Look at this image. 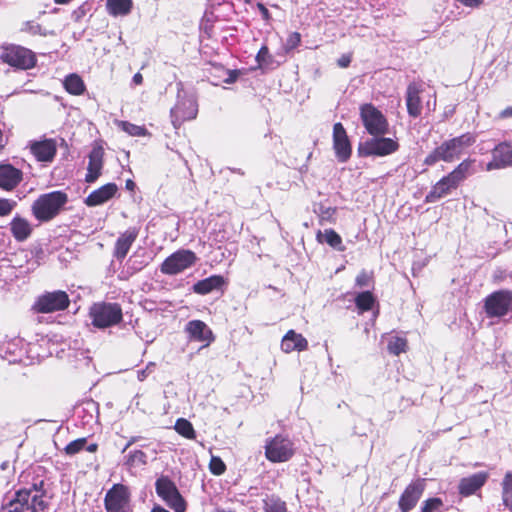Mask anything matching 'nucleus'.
I'll return each mask as SVG.
<instances>
[{"instance_id":"nucleus-13","label":"nucleus","mask_w":512,"mask_h":512,"mask_svg":"<svg viewBox=\"0 0 512 512\" xmlns=\"http://www.w3.org/2000/svg\"><path fill=\"white\" fill-rule=\"evenodd\" d=\"M196 260V254L191 250H178L164 260L160 270L166 275H176L190 268Z\"/></svg>"},{"instance_id":"nucleus-17","label":"nucleus","mask_w":512,"mask_h":512,"mask_svg":"<svg viewBox=\"0 0 512 512\" xmlns=\"http://www.w3.org/2000/svg\"><path fill=\"white\" fill-rule=\"evenodd\" d=\"M492 160L486 164V171L512 168V144L504 141L497 144L491 151Z\"/></svg>"},{"instance_id":"nucleus-1","label":"nucleus","mask_w":512,"mask_h":512,"mask_svg":"<svg viewBox=\"0 0 512 512\" xmlns=\"http://www.w3.org/2000/svg\"><path fill=\"white\" fill-rule=\"evenodd\" d=\"M50 486L45 479H34L32 483L16 491L0 512H44L51 499Z\"/></svg>"},{"instance_id":"nucleus-49","label":"nucleus","mask_w":512,"mask_h":512,"mask_svg":"<svg viewBox=\"0 0 512 512\" xmlns=\"http://www.w3.org/2000/svg\"><path fill=\"white\" fill-rule=\"evenodd\" d=\"M25 30L33 35L41 34V26L37 23L27 22L25 25Z\"/></svg>"},{"instance_id":"nucleus-22","label":"nucleus","mask_w":512,"mask_h":512,"mask_svg":"<svg viewBox=\"0 0 512 512\" xmlns=\"http://www.w3.org/2000/svg\"><path fill=\"white\" fill-rule=\"evenodd\" d=\"M30 150L38 161L50 162L56 155V144L52 139L35 141L31 143Z\"/></svg>"},{"instance_id":"nucleus-38","label":"nucleus","mask_w":512,"mask_h":512,"mask_svg":"<svg viewBox=\"0 0 512 512\" xmlns=\"http://www.w3.org/2000/svg\"><path fill=\"white\" fill-rule=\"evenodd\" d=\"M256 61L260 68H267L273 63V56L269 53V49L266 45H263L258 51Z\"/></svg>"},{"instance_id":"nucleus-24","label":"nucleus","mask_w":512,"mask_h":512,"mask_svg":"<svg viewBox=\"0 0 512 512\" xmlns=\"http://www.w3.org/2000/svg\"><path fill=\"white\" fill-rule=\"evenodd\" d=\"M103 155L104 151L101 147L93 148L90 152L87 174L85 176V181L87 183L95 182L101 175L103 168Z\"/></svg>"},{"instance_id":"nucleus-23","label":"nucleus","mask_w":512,"mask_h":512,"mask_svg":"<svg viewBox=\"0 0 512 512\" xmlns=\"http://www.w3.org/2000/svg\"><path fill=\"white\" fill-rule=\"evenodd\" d=\"M22 171L10 164L0 165V187L4 190H13L22 180Z\"/></svg>"},{"instance_id":"nucleus-47","label":"nucleus","mask_w":512,"mask_h":512,"mask_svg":"<svg viewBox=\"0 0 512 512\" xmlns=\"http://www.w3.org/2000/svg\"><path fill=\"white\" fill-rule=\"evenodd\" d=\"M155 369V363L150 362L144 369L137 371V378L139 381H144Z\"/></svg>"},{"instance_id":"nucleus-48","label":"nucleus","mask_w":512,"mask_h":512,"mask_svg":"<svg viewBox=\"0 0 512 512\" xmlns=\"http://www.w3.org/2000/svg\"><path fill=\"white\" fill-rule=\"evenodd\" d=\"M355 281L358 287H368L371 281V277L367 272L362 271L357 275Z\"/></svg>"},{"instance_id":"nucleus-43","label":"nucleus","mask_w":512,"mask_h":512,"mask_svg":"<svg viewBox=\"0 0 512 512\" xmlns=\"http://www.w3.org/2000/svg\"><path fill=\"white\" fill-rule=\"evenodd\" d=\"M209 468L212 474L219 476L225 472L226 465L220 457L212 456L209 463Z\"/></svg>"},{"instance_id":"nucleus-31","label":"nucleus","mask_w":512,"mask_h":512,"mask_svg":"<svg viewBox=\"0 0 512 512\" xmlns=\"http://www.w3.org/2000/svg\"><path fill=\"white\" fill-rule=\"evenodd\" d=\"M29 222L23 218L15 217L11 222V232L17 241L26 240L31 234Z\"/></svg>"},{"instance_id":"nucleus-37","label":"nucleus","mask_w":512,"mask_h":512,"mask_svg":"<svg viewBox=\"0 0 512 512\" xmlns=\"http://www.w3.org/2000/svg\"><path fill=\"white\" fill-rule=\"evenodd\" d=\"M265 512H287L286 504L279 497L270 496L263 500Z\"/></svg>"},{"instance_id":"nucleus-4","label":"nucleus","mask_w":512,"mask_h":512,"mask_svg":"<svg viewBox=\"0 0 512 512\" xmlns=\"http://www.w3.org/2000/svg\"><path fill=\"white\" fill-rule=\"evenodd\" d=\"M470 161H462L452 172L440 179L425 197V202L434 203L437 200L449 195L466 178Z\"/></svg>"},{"instance_id":"nucleus-18","label":"nucleus","mask_w":512,"mask_h":512,"mask_svg":"<svg viewBox=\"0 0 512 512\" xmlns=\"http://www.w3.org/2000/svg\"><path fill=\"white\" fill-rule=\"evenodd\" d=\"M333 147L336 157L340 162H346L350 158L351 145L346 131L341 123L334 124Z\"/></svg>"},{"instance_id":"nucleus-33","label":"nucleus","mask_w":512,"mask_h":512,"mask_svg":"<svg viewBox=\"0 0 512 512\" xmlns=\"http://www.w3.org/2000/svg\"><path fill=\"white\" fill-rule=\"evenodd\" d=\"M313 211L319 216L321 223L335 222V214L337 211L335 207L326 206L323 203H315L313 206Z\"/></svg>"},{"instance_id":"nucleus-14","label":"nucleus","mask_w":512,"mask_h":512,"mask_svg":"<svg viewBox=\"0 0 512 512\" xmlns=\"http://www.w3.org/2000/svg\"><path fill=\"white\" fill-rule=\"evenodd\" d=\"M69 303L68 294L62 290H56L39 296L33 309L38 313H52L66 309Z\"/></svg>"},{"instance_id":"nucleus-26","label":"nucleus","mask_w":512,"mask_h":512,"mask_svg":"<svg viewBox=\"0 0 512 512\" xmlns=\"http://www.w3.org/2000/svg\"><path fill=\"white\" fill-rule=\"evenodd\" d=\"M487 477V473L479 472L469 477L461 479L459 483L460 494L464 496L474 494L478 489H480L485 484Z\"/></svg>"},{"instance_id":"nucleus-53","label":"nucleus","mask_w":512,"mask_h":512,"mask_svg":"<svg viewBox=\"0 0 512 512\" xmlns=\"http://www.w3.org/2000/svg\"><path fill=\"white\" fill-rule=\"evenodd\" d=\"M132 81H133V83H134L135 85H140V84H142V82H143V76H142V74H141V73H139V72H138V73H136V74L133 76Z\"/></svg>"},{"instance_id":"nucleus-51","label":"nucleus","mask_w":512,"mask_h":512,"mask_svg":"<svg viewBox=\"0 0 512 512\" xmlns=\"http://www.w3.org/2000/svg\"><path fill=\"white\" fill-rule=\"evenodd\" d=\"M351 63V55L350 54H343L338 60L337 64L341 68H346Z\"/></svg>"},{"instance_id":"nucleus-7","label":"nucleus","mask_w":512,"mask_h":512,"mask_svg":"<svg viewBox=\"0 0 512 512\" xmlns=\"http://www.w3.org/2000/svg\"><path fill=\"white\" fill-rule=\"evenodd\" d=\"M92 323L97 328H107L122 321V308L118 303H95L90 308Z\"/></svg>"},{"instance_id":"nucleus-42","label":"nucleus","mask_w":512,"mask_h":512,"mask_svg":"<svg viewBox=\"0 0 512 512\" xmlns=\"http://www.w3.org/2000/svg\"><path fill=\"white\" fill-rule=\"evenodd\" d=\"M443 505V501L438 498H429L423 502V505L421 507V512H435L439 510Z\"/></svg>"},{"instance_id":"nucleus-3","label":"nucleus","mask_w":512,"mask_h":512,"mask_svg":"<svg viewBox=\"0 0 512 512\" xmlns=\"http://www.w3.org/2000/svg\"><path fill=\"white\" fill-rule=\"evenodd\" d=\"M68 203V195L63 191H52L40 195L32 205V213L40 222H48L60 214Z\"/></svg>"},{"instance_id":"nucleus-6","label":"nucleus","mask_w":512,"mask_h":512,"mask_svg":"<svg viewBox=\"0 0 512 512\" xmlns=\"http://www.w3.org/2000/svg\"><path fill=\"white\" fill-rule=\"evenodd\" d=\"M177 87V103L170 111L172 124L175 128L180 127L184 121L195 119L198 113L196 98L184 92L182 83H178Z\"/></svg>"},{"instance_id":"nucleus-44","label":"nucleus","mask_w":512,"mask_h":512,"mask_svg":"<svg viewBox=\"0 0 512 512\" xmlns=\"http://www.w3.org/2000/svg\"><path fill=\"white\" fill-rule=\"evenodd\" d=\"M86 442H87L86 438H79V439H76V440L70 442L64 449L65 453L67 455L77 454L84 448Z\"/></svg>"},{"instance_id":"nucleus-28","label":"nucleus","mask_w":512,"mask_h":512,"mask_svg":"<svg viewBox=\"0 0 512 512\" xmlns=\"http://www.w3.org/2000/svg\"><path fill=\"white\" fill-rule=\"evenodd\" d=\"M225 284V279L221 275H212L203 280L196 282L192 289L193 292L199 295H206L212 291L219 290Z\"/></svg>"},{"instance_id":"nucleus-56","label":"nucleus","mask_w":512,"mask_h":512,"mask_svg":"<svg viewBox=\"0 0 512 512\" xmlns=\"http://www.w3.org/2000/svg\"><path fill=\"white\" fill-rule=\"evenodd\" d=\"M237 76H238V74H237V72H236V71L230 72V75H229V77L225 80V82H226V83H228V84H231V83H233V82H235V81H236Z\"/></svg>"},{"instance_id":"nucleus-30","label":"nucleus","mask_w":512,"mask_h":512,"mask_svg":"<svg viewBox=\"0 0 512 512\" xmlns=\"http://www.w3.org/2000/svg\"><path fill=\"white\" fill-rule=\"evenodd\" d=\"M132 8V0H107L106 2L107 12L113 17L127 16Z\"/></svg>"},{"instance_id":"nucleus-59","label":"nucleus","mask_w":512,"mask_h":512,"mask_svg":"<svg viewBox=\"0 0 512 512\" xmlns=\"http://www.w3.org/2000/svg\"><path fill=\"white\" fill-rule=\"evenodd\" d=\"M97 448H98L97 444L92 443V444L88 445L86 449L88 452L93 453V452H96Z\"/></svg>"},{"instance_id":"nucleus-41","label":"nucleus","mask_w":512,"mask_h":512,"mask_svg":"<svg viewBox=\"0 0 512 512\" xmlns=\"http://www.w3.org/2000/svg\"><path fill=\"white\" fill-rule=\"evenodd\" d=\"M127 464L130 466L146 465L147 455L141 450L130 451L128 454Z\"/></svg>"},{"instance_id":"nucleus-9","label":"nucleus","mask_w":512,"mask_h":512,"mask_svg":"<svg viewBox=\"0 0 512 512\" xmlns=\"http://www.w3.org/2000/svg\"><path fill=\"white\" fill-rule=\"evenodd\" d=\"M360 115L364 127L372 136H383L388 133V122L385 116L372 104H363Z\"/></svg>"},{"instance_id":"nucleus-55","label":"nucleus","mask_w":512,"mask_h":512,"mask_svg":"<svg viewBox=\"0 0 512 512\" xmlns=\"http://www.w3.org/2000/svg\"><path fill=\"white\" fill-rule=\"evenodd\" d=\"M493 277L496 282H501L505 279V274L502 271H497L494 273Z\"/></svg>"},{"instance_id":"nucleus-35","label":"nucleus","mask_w":512,"mask_h":512,"mask_svg":"<svg viewBox=\"0 0 512 512\" xmlns=\"http://www.w3.org/2000/svg\"><path fill=\"white\" fill-rule=\"evenodd\" d=\"M174 429L178 434L181 436L187 438V439H195L196 432L193 428V425L191 422H189L187 419L179 418L177 419Z\"/></svg>"},{"instance_id":"nucleus-39","label":"nucleus","mask_w":512,"mask_h":512,"mask_svg":"<svg viewBox=\"0 0 512 512\" xmlns=\"http://www.w3.org/2000/svg\"><path fill=\"white\" fill-rule=\"evenodd\" d=\"M406 347L407 341L401 337H393L388 343V350L393 355H399L400 353L405 352Z\"/></svg>"},{"instance_id":"nucleus-8","label":"nucleus","mask_w":512,"mask_h":512,"mask_svg":"<svg viewBox=\"0 0 512 512\" xmlns=\"http://www.w3.org/2000/svg\"><path fill=\"white\" fill-rule=\"evenodd\" d=\"M484 312L488 318H502L512 310V291L501 289L484 299Z\"/></svg>"},{"instance_id":"nucleus-54","label":"nucleus","mask_w":512,"mask_h":512,"mask_svg":"<svg viewBox=\"0 0 512 512\" xmlns=\"http://www.w3.org/2000/svg\"><path fill=\"white\" fill-rule=\"evenodd\" d=\"M501 118H509L512 117V107H507L500 113Z\"/></svg>"},{"instance_id":"nucleus-46","label":"nucleus","mask_w":512,"mask_h":512,"mask_svg":"<svg viewBox=\"0 0 512 512\" xmlns=\"http://www.w3.org/2000/svg\"><path fill=\"white\" fill-rule=\"evenodd\" d=\"M301 42V35L298 32L291 33L286 41V49L292 50L296 48Z\"/></svg>"},{"instance_id":"nucleus-52","label":"nucleus","mask_w":512,"mask_h":512,"mask_svg":"<svg viewBox=\"0 0 512 512\" xmlns=\"http://www.w3.org/2000/svg\"><path fill=\"white\" fill-rule=\"evenodd\" d=\"M257 7H258L259 11L261 12L263 19L268 20L270 18V13H269L268 9L265 7V5L262 3H258Z\"/></svg>"},{"instance_id":"nucleus-57","label":"nucleus","mask_w":512,"mask_h":512,"mask_svg":"<svg viewBox=\"0 0 512 512\" xmlns=\"http://www.w3.org/2000/svg\"><path fill=\"white\" fill-rule=\"evenodd\" d=\"M139 437L133 436L129 439L125 447L123 448V452H125L131 445L138 441Z\"/></svg>"},{"instance_id":"nucleus-34","label":"nucleus","mask_w":512,"mask_h":512,"mask_svg":"<svg viewBox=\"0 0 512 512\" xmlns=\"http://www.w3.org/2000/svg\"><path fill=\"white\" fill-rule=\"evenodd\" d=\"M502 501L512 511V472H507L502 481Z\"/></svg>"},{"instance_id":"nucleus-10","label":"nucleus","mask_w":512,"mask_h":512,"mask_svg":"<svg viewBox=\"0 0 512 512\" xmlns=\"http://www.w3.org/2000/svg\"><path fill=\"white\" fill-rule=\"evenodd\" d=\"M399 149V143L392 139L382 136H374L360 143L358 152L360 156H379L384 157L396 152Z\"/></svg>"},{"instance_id":"nucleus-61","label":"nucleus","mask_w":512,"mask_h":512,"mask_svg":"<svg viewBox=\"0 0 512 512\" xmlns=\"http://www.w3.org/2000/svg\"><path fill=\"white\" fill-rule=\"evenodd\" d=\"M7 465H8V462H4V463H2V464H1V469H2V470H5V469H6V467H7Z\"/></svg>"},{"instance_id":"nucleus-60","label":"nucleus","mask_w":512,"mask_h":512,"mask_svg":"<svg viewBox=\"0 0 512 512\" xmlns=\"http://www.w3.org/2000/svg\"><path fill=\"white\" fill-rule=\"evenodd\" d=\"M69 1H70V0H55V2H56L57 4H66V3H68Z\"/></svg>"},{"instance_id":"nucleus-16","label":"nucleus","mask_w":512,"mask_h":512,"mask_svg":"<svg viewBox=\"0 0 512 512\" xmlns=\"http://www.w3.org/2000/svg\"><path fill=\"white\" fill-rule=\"evenodd\" d=\"M426 488V479L418 478L412 481L401 494L398 507L401 512H410L422 497Z\"/></svg>"},{"instance_id":"nucleus-20","label":"nucleus","mask_w":512,"mask_h":512,"mask_svg":"<svg viewBox=\"0 0 512 512\" xmlns=\"http://www.w3.org/2000/svg\"><path fill=\"white\" fill-rule=\"evenodd\" d=\"M185 331L188 333L191 340L205 342V346H208L214 341L212 330L201 320L189 321L186 324Z\"/></svg>"},{"instance_id":"nucleus-36","label":"nucleus","mask_w":512,"mask_h":512,"mask_svg":"<svg viewBox=\"0 0 512 512\" xmlns=\"http://www.w3.org/2000/svg\"><path fill=\"white\" fill-rule=\"evenodd\" d=\"M375 302V298L370 291H364L357 294L355 304L361 311H369Z\"/></svg>"},{"instance_id":"nucleus-50","label":"nucleus","mask_w":512,"mask_h":512,"mask_svg":"<svg viewBox=\"0 0 512 512\" xmlns=\"http://www.w3.org/2000/svg\"><path fill=\"white\" fill-rule=\"evenodd\" d=\"M462 5L470 8H478L483 4L484 0H457Z\"/></svg>"},{"instance_id":"nucleus-5","label":"nucleus","mask_w":512,"mask_h":512,"mask_svg":"<svg viewBox=\"0 0 512 512\" xmlns=\"http://www.w3.org/2000/svg\"><path fill=\"white\" fill-rule=\"evenodd\" d=\"M157 496L174 512H186L187 501L169 476L161 475L155 481Z\"/></svg>"},{"instance_id":"nucleus-21","label":"nucleus","mask_w":512,"mask_h":512,"mask_svg":"<svg viewBox=\"0 0 512 512\" xmlns=\"http://www.w3.org/2000/svg\"><path fill=\"white\" fill-rule=\"evenodd\" d=\"M422 92V88L420 84L412 82L408 85L406 90V106L407 112L411 117H418L422 112V101L420 98V93Z\"/></svg>"},{"instance_id":"nucleus-12","label":"nucleus","mask_w":512,"mask_h":512,"mask_svg":"<svg viewBox=\"0 0 512 512\" xmlns=\"http://www.w3.org/2000/svg\"><path fill=\"white\" fill-rule=\"evenodd\" d=\"M131 493L127 486L114 484L105 494L106 512H129Z\"/></svg>"},{"instance_id":"nucleus-15","label":"nucleus","mask_w":512,"mask_h":512,"mask_svg":"<svg viewBox=\"0 0 512 512\" xmlns=\"http://www.w3.org/2000/svg\"><path fill=\"white\" fill-rule=\"evenodd\" d=\"M294 453L293 443L285 437L275 436L265 446V455L271 462H286Z\"/></svg>"},{"instance_id":"nucleus-62","label":"nucleus","mask_w":512,"mask_h":512,"mask_svg":"<svg viewBox=\"0 0 512 512\" xmlns=\"http://www.w3.org/2000/svg\"><path fill=\"white\" fill-rule=\"evenodd\" d=\"M219 512H231V511H224V510H219Z\"/></svg>"},{"instance_id":"nucleus-45","label":"nucleus","mask_w":512,"mask_h":512,"mask_svg":"<svg viewBox=\"0 0 512 512\" xmlns=\"http://www.w3.org/2000/svg\"><path fill=\"white\" fill-rule=\"evenodd\" d=\"M16 202L0 198V216H7L11 213Z\"/></svg>"},{"instance_id":"nucleus-11","label":"nucleus","mask_w":512,"mask_h":512,"mask_svg":"<svg viewBox=\"0 0 512 512\" xmlns=\"http://www.w3.org/2000/svg\"><path fill=\"white\" fill-rule=\"evenodd\" d=\"M0 58L2 62L21 70L31 69L36 64L33 52L17 45L5 47Z\"/></svg>"},{"instance_id":"nucleus-40","label":"nucleus","mask_w":512,"mask_h":512,"mask_svg":"<svg viewBox=\"0 0 512 512\" xmlns=\"http://www.w3.org/2000/svg\"><path fill=\"white\" fill-rule=\"evenodd\" d=\"M118 125L124 132L131 136H144L146 134L144 127L132 124L128 121H120Z\"/></svg>"},{"instance_id":"nucleus-58","label":"nucleus","mask_w":512,"mask_h":512,"mask_svg":"<svg viewBox=\"0 0 512 512\" xmlns=\"http://www.w3.org/2000/svg\"><path fill=\"white\" fill-rule=\"evenodd\" d=\"M125 186H126L127 190L133 191L135 189L136 185H135V183L131 179H128L126 181V185Z\"/></svg>"},{"instance_id":"nucleus-27","label":"nucleus","mask_w":512,"mask_h":512,"mask_svg":"<svg viewBox=\"0 0 512 512\" xmlns=\"http://www.w3.org/2000/svg\"><path fill=\"white\" fill-rule=\"evenodd\" d=\"M307 346V340L301 334L296 333L294 330H289L281 342V349L285 353H290L292 351H303L307 349Z\"/></svg>"},{"instance_id":"nucleus-32","label":"nucleus","mask_w":512,"mask_h":512,"mask_svg":"<svg viewBox=\"0 0 512 512\" xmlns=\"http://www.w3.org/2000/svg\"><path fill=\"white\" fill-rule=\"evenodd\" d=\"M64 87L72 95H81L85 90L83 80L77 74H70L65 78Z\"/></svg>"},{"instance_id":"nucleus-29","label":"nucleus","mask_w":512,"mask_h":512,"mask_svg":"<svg viewBox=\"0 0 512 512\" xmlns=\"http://www.w3.org/2000/svg\"><path fill=\"white\" fill-rule=\"evenodd\" d=\"M316 239L319 243H327L337 251H345V246L342 244L341 236L333 229H325L323 232L318 231Z\"/></svg>"},{"instance_id":"nucleus-25","label":"nucleus","mask_w":512,"mask_h":512,"mask_svg":"<svg viewBox=\"0 0 512 512\" xmlns=\"http://www.w3.org/2000/svg\"><path fill=\"white\" fill-rule=\"evenodd\" d=\"M117 190L118 187L115 183H107L91 192L85 199V204L89 207L101 205L111 199Z\"/></svg>"},{"instance_id":"nucleus-19","label":"nucleus","mask_w":512,"mask_h":512,"mask_svg":"<svg viewBox=\"0 0 512 512\" xmlns=\"http://www.w3.org/2000/svg\"><path fill=\"white\" fill-rule=\"evenodd\" d=\"M139 234V229L136 227H129L125 232L120 234L115 246H114V257L122 261L128 254L132 244L135 242Z\"/></svg>"},{"instance_id":"nucleus-2","label":"nucleus","mask_w":512,"mask_h":512,"mask_svg":"<svg viewBox=\"0 0 512 512\" xmlns=\"http://www.w3.org/2000/svg\"><path fill=\"white\" fill-rule=\"evenodd\" d=\"M476 142V137L472 133H464L460 136L446 140L436 147L424 160V164L432 166L438 161L453 162L459 159L467 148Z\"/></svg>"}]
</instances>
